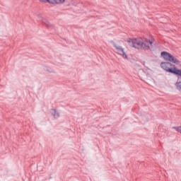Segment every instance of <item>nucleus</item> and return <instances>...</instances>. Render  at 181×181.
Listing matches in <instances>:
<instances>
[{"instance_id": "f257e3e1", "label": "nucleus", "mask_w": 181, "mask_h": 181, "mask_svg": "<svg viewBox=\"0 0 181 181\" xmlns=\"http://www.w3.org/2000/svg\"><path fill=\"white\" fill-rule=\"evenodd\" d=\"M127 42L132 47H134V49H143V50H151L153 47L152 45L153 43L148 39L142 40L141 38H129Z\"/></svg>"}, {"instance_id": "f03ea898", "label": "nucleus", "mask_w": 181, "mask_h": 181, "mask_svg": "<svg viewBox=\"0 0 181 181\" xmlns=\"http://www.w3.org/2000/svg\"><path fill=\"white\" fill-rule=\"evenodd\" d=\"M161 57H163L165 60H167V62L174 63L175 64H180V61L168 52H162Z\"/></svg>"}, {"instance_id": "7ed1b4c3", "label": "nucleus", "mask_w": 181, "mask_h": 181, "mask_svg": "<svg viewBox=\"0 0 181 181\" xmlns=\"http://www.w3.org/2000/svg\"><path fill=\"white\" fill-rule=\"evenodd\" d=\"M160 67L167 73H170L172 74V73H173V71L176 68V66L169 62H165L160 63Z\"/></svg>"}, {"instance_id": "20e7f679", "label": "nucleus", "mask_w": 181, "mask_h": 181, "mask_svg": "<svg viewBox=\"0 0 181 181\" xmlns=\"http://www.w3.org/2000/svg\"><path fill=\"white\" fill-rule=\"evenodd\" d=\"M114 47H115L117 53L119 54V56H122L123 59H128V55H127V53H125V51L122 47L115 45Z\"/></svg>"}, {"instance_id": "39448f33", "label": "nucleus", "mask_w": 181, "mask_h": 181, "mask_svg": "<svg viewBox=\"0 0 181 181\" xmlns=\"http://www.w3.org/2000/svg\"><path fill=\"white\" fill-rule=\"evenodd\" d=\"M40 2H47L48 4H52L53 5H59L60 4H64L66 0H39Z\"/></svg>"}, {"instance_id": "423d86ee", "label": "nucleus", "mask_w": 181, "mask_h": 181, "mask_svg": "<svg viewBox=\"0 0 181 181\" xmlns=\"http://www.w3.org/2000/svg\"><path fill=\"white\" fill-rule=\"evenodd\" d=\"M172 74L176 76L177 78H181V69H178L177 67L175 66Z\"/></svg>"}, {"instance_id": "0eeeda50", "label": "nucleus", "mask_w": 181, "mask_h": 181, "mask_svg": "<svg viewBox=\"0 0 181 181\" xmlns=\"http://www.w3.org/2000/svg\"><path fill=\"white\" fill-rule=\"evenodd\" d=\"M50 114H52L56 119L60 117V114L56 110V109H51Z\"/></svg>"}, {"instance_id": "6e6552de", "label": "nucleus", "mask_w": 181, "mask_h": 181, "mask_svg": "<svg viewBox=\"0 0 181 181\" xmlns=\"http://www.w3.org/2000/svg\"><path fill=\"white\" fill-rule=\"evenodd\" d=\"M42 23L45 25V26H47V28H51L52 26H53L49 22V21H47L46 18H43L42 20Z\"/></svg>"}, {"instance_id": "1a4fd4ad", "label": "nucleus", "mask_w": 181, "mask_h": 181, "mask_svg": "<svg viewBox=\"0 0 181 181\" xmlns=\"http://www.w3.org/2000/svg\"><path fill=\"white\" fill-rule=\"evenodd\" d=\"M175 87L177 88V90H178V91H180V93H181V82H177L175 83Z\"/></svg>"}, {"instance_id": "9d476101", "label": "nucleus", "mask_w": 181, "mask_h": 181, "mask_svg": "<svg viewBox=\"0 0 181 181\" xmlns=\"http://www.w3.org/2000/svg\"><path fill=\"white\" fill-rule=\"evenodd\" d=\"M173 129L177 130V132H180L181 134V126L178 127H173Z\"/></svg>"}]
</instances>
